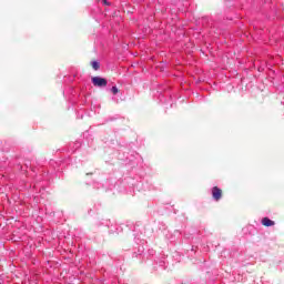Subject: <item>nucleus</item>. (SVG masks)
<instances>
[{"mask_svg":"<svg viewBox=\"0 0 284 284\" xmlns=\"http://www.w3.org/2000/svg\"><path fill=\"white\" fill-rule=\"evenodd\" d=\"M105 6H108V0H102Z\"/></svg>","mask_w":284,"mask_h":284,"instance_id":"obj_6","label":"nucleus"},{"mask_svg":"<svg viewBox=\"0 0 284 284\" xmlns=\"http://www.w3.org/2000/svg\"><path fill=\"white\" fill-rule=\"evenodd\" d=\"M111 92H112L113 94H119V88L112 87Z\"/></svg>","mask_w":284,"mask_h":284,"instance_id":"obj_5","label":"nucleus"},{"mask_svg":"<svg viewBox=\"0 0 284 284\" xmlns=\"http://www.w3.org/2000/svg\"><path fill=\"white\" fill-rule=\"evenodd\" d=\"M92 83L95 88H105V85H108V80L101 77H93Z\"/></svg>","mask_w":284,"mask_h":284,"instance_id":"obj_1","label":"nucleus"},{"mask_svg":"<svg viewBox=\"0 0 284 284\" xmlns=\"http://www.w3.org/2000/svg\"><path fill=\"white\" fill-rule=\"evenodd\" d=\"M91 67L93 68V70H99V68H101V64L98 61H93L91 62Z\"/></svg>","mask_w":284,"mask_h":284,"instance_id":"obj_4","label":"nucleus"},{"mask_svg":"<svg viewBox=\"0 0 284 284\" xmlns=\"http://www.w3.org/2000/svg\"><path fill=\"white\" fill-rule=\"evenodd\" d=\"M212 196L214 201H221V199H223V190H221L219 186H214L212 189Z\"/></svg>","mask_w":284,"mask_h":284,"instance_id":"obj_2","label":"nucleus"},{"mask_svg":"<svg viewBox=\"0 0 284 284\" xmlns=\"http://www.w3.org/2000/svg\"><path fill=\"white\" fill-rule=\"evenodd\" d=\"M262 225H264V227H273V225H276V222L270 220V217H263Z\"/></svg>","mask_w":284,"mask_h":284,"instance_id":"obj_3","label":"nucleus"}]
</instances>
